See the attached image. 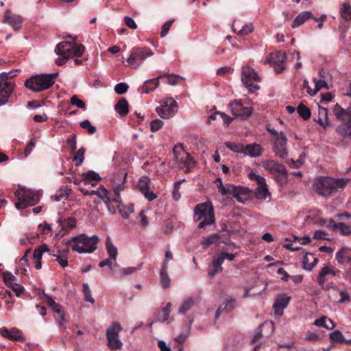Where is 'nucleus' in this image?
I'll return each mask as SVG.
<instances>
[{
  "instance_id": "nucleus-62",
  "label": "nucleus",
  "mask_w": 351,
  "mask_h": 351,
  "mask_svg": "<svg viewBox=\"0 0 351 351\" xmlns=\"http://www.w3.org/2000/svg\"><path fill=\"white\" fill-rule=\"evenodd\" d=\"M173 21H174V20H169L162 25V26L161 27V32H160V36L162 38H163L167 35L169 30L170 27H171V25Z\"/></svg>"
},
{
  "instance_id": "nucleus-55",
  "label": "nucleus",
  "mask_w": 351,
  "mask_h": 351,
  "mask_svg": "<svg viewBox=\"0 0 351 351\" xmlns=\"http://www.w3.org/2000/svg\"><path fill=\"white\" fill-rule=\"evenodd\" d=\"M7 287L12 289V290L15 293V295L18 297L24 291V287L20 284L16 282L15 281L8 284Z\"/></svg>"
},
{
  "instance_id": "nucleus-25",
  "label": "nucleus",
  "mask_w": 351,
  "mask_h": 351,
  "mask_svg": "<svg viewBox=\"0 0 351 351\" xmlns=\"http://www.w3.org/2000/svg\"><path fill=\"white\" fill-rule=\"evenodd\" d=\"M217 181L219 182V184H217V187L219 189V191L221 193V195H232V193L234 194V196L237 198V201L239 202H243V200L241 199V197L239 194L235 193L234 191V186H232V184H227L226 186H223L222 183V180L221 178H217Z\"/></svg>"
},
{
  "instance_id": "nucleus-60",
  "label": "nucleus",
  "mask_w": 351,
  "mask_h": 351,
  "mask_svg": "<svg viewBox=\"0 0 351 351\" xmlns=\"http://www.w3.org/2000/svg\"><path fill=\"white\" fill-rule=\"evenodd\" d=\"M70 103L72 105L76 106L81 109H83V110L86 109L85 103L82 100L78 99L77 96H76V95H73L71 97Z\"/></svg>"
},
{
  "instance_id": "nucleus-13",
  "label": "nucleus",
  "mask_w": 351,
  "mask_h": 351,
  "mask_svg": "<svg viewBox=\"0 0 351 351\" xmlns=\"http://www.w3.org/2000/svg\"><path fill=\"white\" fill-rule=\"evenodd\" d=\"M287 142V138L283 132H280L274 140L273 150L280 158L283 159L288 155Z\"/></svg>"
},
{
  "instance_id": "nucleus-1",
  "label": "nucleus",
  "mask_w": 351,
  "mask_h": 351,
  "mask_svg": "<svg viewBox=\"0 0 351 351\" xmlns=\"http://www.w3.org/2000/svg\"><path fill=\"white\" fill-rule=\"evenodd\" d=\"M85 47L82 44L75 42L63 41L56 45L55 52L59 57L56 59V64L63 65L69 59L80 57L84 52Z\"/></svg>"
},
{
  "instance_id": "nucleus-5",
  "label": "nucleus",
  "mask_w": 351,
  "mask_h": 351,
  "mask_svg": "<svg viewBox=\"0 0 351 351\" xmlns=\"http://www.w3.org/2000/svg\"><path fill=\"white\" fill-rule=\"evenodd\" d=\"M13 71L0 73V106L8 103V99L14 90V84L9 81V78L13 76L11 75Z\"/></svg>"
},
{
  "instance_id": "nucleus-53",
  "label": "nucleus",
  "mask_w": 351,
  "mask_h": 351,
  "mask_svg": "<svg viewBox=\"0 0 351 351\" xmlns=\"http://www.w3.org/2000/svg\"><path fill=\"white\" fill-rule=\"evenodd\" d=\"M225 145L231 151H233L237 153H241V154L243 153V144H238V143H232V142H226L225 143Z\"/></svg>"
},
{
  "instance_id": "nucleus-48",
  "label": "nucleus",
  "mask_w": 351,
  "mask_h": 351,
  "mask_svg": "<svg viewBox=\"0 0 351 351\" xmlns=\"http://www.w3.org/2000/svg\"><path fill=\"white\" fill-rule=\"evenodd\" d=\"M341 16L346 20H351V5L348 2H344L342 5V8L340 12Z\"/></svg>"
},
{
  "instance_id": "nucleus-64",
  "label": "nucleus",
  "mask_w": 351,
  "mask_h": 351,
  "mask_svg": "<svg viewBox=\"0 0 351 351\" xmlns=\"http://www.w3.org/2000/svg\"><path fill=\"white\" fill-rule=\"evenodd\" d=\"M3 278L6 286L15 281L16 277L10 271H5L3 273Z\"/></svg>"
},
{
  "instance_id": "nucleus-51",
  "label": "nucleus",
  "mask_w": 351,
  "mask_h": 351,
  "mask_svg": "<svg viewBox=\"0 0 351 351\" xmlns=\"http://www.w3.org/2000/svg\"><path fill=\"white\" fill-rule=\"evenodd\" d=\"M47 251H48V247L45 244L41 245L36 248L33 254L34 261L41 260L43 253Z\"/></svg>"
},
{
  "instance_id": "nucleus-4",
  "label": "nucleus",
  "mask_w": 351,
  "mask_h": 351,
  "mask_svg": "<svg viewBox=\"0 0 351 351\" xmlns=\"http://www.w3.org/2000/svg\"><path fill=\"white\" fill-rule=\"evenodd\" d=\"M41 195L40 191L22 188L15 192V196L18 199V202L15 203V207L18 210H21L34 206L39 202Z\"/></svg>"
},
{
  "instance_id": "nucleus-10",
  "label": "nucleus",
  "mask_w": 351,
  "mask_h": 351,
  "mask_svg": "<svg viewBox=\"0 0 351 351\" xmlns=\"http://www.w3.org/2000/svg\"><path fill=\"white\" fill-rule=\"evenodd\" d=\"M156 111L162 119H168L177 113L178 104L172 97L165 98L156 108Z\"/></svg>"
},
{
  "instance_id": "nucleus-22",
  "label": "nucleus",
  "mask_w": 351,
  "mask_h": 351,
  "mask_svg": "<svg viewBox=\"0 0 351 351\" xmlns=\"http://www.w3.org/2000/svg\"><path fill=\"white\" fill-rule=\"evenodd\" d=\"M313 120L324 130H326L328 126L332 125L328 119V110L324 107L319 106L317 119L314 118Z\"/></svg>"
},
{
  "instance_id": "nucleus-35",
  "label": "nucleus",
  "mask_w": 351,
  "mask_h": 351,
  "mask_svg": "<svg viewBox=\"0 0 351 351\" xmlns=\"http://www.w3.org/2000/svg\"><path fill=\"white\" fill-rule=\"evenodd\" d=\"M97 195L109 207L110 199L108 196V191L104 186H100L97 190L90 191V195Z\"/></svg>"
},
{
  "instance_id": "nucleus-32",
  "label": "nucleus",
  "mask_w": 351,
  "mask_h": 351,
  "mask_svg": "<svg viewBox=\"0 0 351 351\" xmlns=\"http://www.w3.org/2000/svg\"><path fill=\"white\" fill-rule=\"evenodd\" d=\"M333 113L339 121H345L351 119V112L341 108L338 104H336L333 108Z\"/></svg>"
},
{
  "instance_id": "nucleus-34",
  "label": "nucleus",
  "mask_w": 351,
  "mask_h": 351,
  "mask_svg": "<svg viewBox=\"0 0 351 351\" xmlns=\"http://www.w3.org/2000/svg\"><path fill=\"white\" fill-rule=\"evenodd\" d=\"M161 76H159L158 77L146 80L143 85L141 86V90L143 93L147 94L151 91H153L155 90L159 85V78H160Z\"/></svg>"
},
{
  "instance_id": "nucleus-38",
  "label": "nucleus",
  "mask_w": 351,
  "mask_h": 351,
  "mask_svg": "<svg viewBox=\"0 0 351 351\" xmlns=\"http://www.w3.org/2000/svg\"><path fill=\"white\" fill-rule=\"evenodd\" d=\"M114 110L121 117H125L129 112V105L125 98H121L114 106Z\"/></svg>"
},
{
  "instance_id": "nucleus-17",
  "label": "nucleus",
  "mask_w": 351,
  "mask_h": 351,
  "mask_svg": "<svg viewBox=\"0 0 351 351\" xmlns=\"http://www.w3.org/2000/svg\"><path fill=\"white\" fill-rule=\"evenodd\" d=\"M23 18L19 14H12L10 10L5 12L3 23L10 25L14 30H19L22 27Z\"/></svg>"
},
{
  "instance_id": "nucleus-28",
  "label": "nucleus",
  "mask_w": 351,
  "mask_h": 351,
  "mask_svg": "<svg viewBox=\"0 0 351 351\" xmlns=\"http://www.w3.org/2000/svg\"><path fill=\"white\" fill-rule=\"evenodd\" d=\"M327 227L332 228V230L339 232L341 234L348 235L351 233V228L344 223H336L334 220L330 219Z\"/></svg>"
},
{
  "instance_id": "nucleus-20",
  "label": "nucleus",
  "mask_w": 351,
  "mask_h": 351,
  "mask_svg": "<svg viewBox=\"0 0 351 351\" xmlns=\"http://www.w3.org/2000/svg\"><path fill=\"white\" fill-rule=\"evenodd\" d=\"M127 173L120 171L110 178V182L114 193L121 192L125 187Z\"/></svg>"
},
{
  "instance_id": "nucleus-27",
  "label": "nucleus",
  "mask_w": 351,
  "mask_h": 351,
  "mask_svg": "<svg viewBox=\"0 0 351 351\" xmlns=\"http://www.w3.org/2000/svg\"><path fill=\"white\" fill-rule=\"evenodd\" d=\"M223 263V259L222 257L215 256L208 271V276L213 278L217 274L220 273L223 269L221 267Z\"/></svg>"
},
{
  "instance_id": "nucleus-42",
  "label": "nucleus",
  "mask_w": 351,
  "mask_h": 351,
  "mask_svg": "<svg viewBox=\"0 0 351 351\" xmlns=\"http://www.w3.org/2000/svg\"><path fill=\"white\" fill-rule=\"evenodd\" d=\"M160 282L163 289H167L170 286L171 278L168 274V268L161 267L160 271Z\"/></svg>"
},
{
  "instance_id": "nucleus-39",
  "label": "nucleus",
  "mask_w": 351,
  "mask_h": 351,
  "mask_svg": "<svg viewBox=\"0 0 351 351\" xmlns=\"http://www.w3.org/2000/svg\"><path fill=\"white\" fill-rule=\"evenodd\" d=\"M221 236L216 233L210 235L209 237L205 238L202 242V245L203 248H208L211 244L219 245L221 243Z\"/></svg>"
},
{
  "instance_id": "nucleus-58",
  "label": "nucleus",
  "mask_w": 351,
  "mask_h": 351,
  "mask_svg": "<svg viewBox=\"0 0 351 351\" xmlns=\"http://www.w3.org/2000/svg\"><path fill=\"white\" fill-rule=\"evenodd\" d=\"M128 85L124 82H120L115 85L114 91L119 95L125 93L128 90Z\"/></svg>"
},
{
  "instance_id": "nucleus-36",
  "label": "nucleus",
  "mask_w": 351,
  "mask_h": 351,
  "mask_svg": "<svg viewBox=\"0 0 351 351\" xmlns=\"http://www.w3.org/2000/svg\"><path fill=\"white\" fill-rule=\"evenodd\" d=\"M337 133L345 139L351 137V122H346L336 128Z\"/></svg>"
},
{
  "instance_id": "nucleus-37",
  "label": "nucleus",
  "mask_w": 351,
  "mask_h": 351,
  "mask_svg": "<svg viewBox=\"0 0 351 351\" xmlns=\"http://www.w3.org/2000/svg\"><path fill=\"white\" fill-rule=\"evenodd\" d=\"M255 197L259 199L266 200L267 198L270 199L271 195L266 183L257 186L255 190Z\"/></svg>"
},
{
  "instance_id": "nucleus-16",
  "label": "nucleus",
  "mask_w": 351,
  "mask_h": 351,
  "mask_svg": "<svg viewBox=\"0 0 351 351\" xmlns=\"http://www.w3.org/2000/svg\"><path fill=\"white\" fill-rule=\"evenodd\" d=\"M290 300L291 297L287 296L286 294L278 295L273 304L274 315L277 317L282 316L284 309L287 308Z\"/></svg>"
},
{
  "instance_id": "nucleus-12",
  "label": "nucleus",
  "mask_w": 351,
  "mask_h": 351,
  "mask_svg": "<svg viewBox=\"0 0 351 351\" xmlns=\"http://www.w3.org/2000/svg\"><path fill=\"white\" fill-rule=\"evenodd\" d=\"M173 160L180 165H182L184 167H186V169L185 172L189 171V167L192 166L195 164L194 158L190 156L189 153L185 152L181 144H178L174 146L173 149Z\"/></svg>"
},
{
  "instance_id": "nucleus-24",
  "label": "nucleus",
  "mask_w": 351,
  "mask_h": 351,
  "mask_svg": "<svg viewBox=\"0 0 351 351\" xmlns=\"http://www.w3.org/2000/svg\"><path fill=\"white\" fill-rule=\"evenodd\" d=\"M336 259L341 265H347L351 263V249L342 247L336 253Z\"/></svg>"
},
{
  "instance_id": "nucleus-3",
  "label": "nucleus",
  "mask_w": 351,
  "mask_h": 351,
  "mask_svg": "<svg viewBox=\"0 0 351 351\" xmlns=\"http://www.w3.org/2000/svg\"><path fill=\"white\" fill-rule=\"evenodd\" d=\"M194 218L195 221H200L198 224L199 228H204L214 223L215 219L211 202L197 204L194 209Z\"/></svg>"
},
{
  "instance_id": "nucleus-50",
  "label": "nucleus",
  "mask_w": 351,
  "mask_h": 351,
  "mask_svg": "<svg viewBox=\"0 0 351 351\" xmlns=\"http://www.w3.org/2000/svg\"><path fill=\"white\" fill-rule=\"evenodd\" d=\"M185 179H182L176 181L174 183L173 190L172 191V197L175 201H178L181 198V193L180 192L181 184Z\"/></svg>"
},
{
  "instance_id": "nucleus-26",
  "label": "nucleus",
  "mask_w": 351,
  "mask_h": 351,
  "mask_svg": "<svg viewBox=\"0 0 351 351\" xmlns=\"http://www.w3.org/2000/svg\"><path fill=\"white\" fill-rule=\"evenodd\" d=\"M337 271L334 269V267L331 265L324 266L319 272L317 277V282L319 285L323 286L326 280V276L327 275L336 276Z\"/></svg>"
},
{
  "instance_id": "nucleus-19",
  "label": "nucleus",
  "mask_w": 351,
  "mask_h": 351,
  "mask_svg": "<svg viewBox=\"0 0 351 351\" xmlns=\"http://www.w3.org/2000/svg\"><path fill=\"white\" fill-rule=\"evenodd\" d=\"M58 223L60 226V230L56 235L60 238L66 235L76 226V219L73 217H69L65 219H59Z\"/></svg>"
},
{
  "instance_id": "nucleus-18",
  "label": "nucleus",
  "mask_w": 351,
  "mask_h": 351,
  "mask_svg": "<svg viewBox=\"0 0 351 351\" xmlns=\"http://www.w3.org/2000/svg\"><path fill=\"white\" fill-rule=\"evenodd\" d=\"M0 334L2 337L11 341H19L24 342L26 339L21 330L16 327L8 329L5 327L0 328Z\"/></svg>"
},
{
  "instance_id": "nucleus-30",
  "label": "nucleus",
  "mask_w": 351,
  "mask_h": 351,
  "mask_svg": "<svg viewBox=\"0 0 351 351\" xmlns=\"http://www.w3.org/2000/svg\"><path fill=\"white\" fill-rule=\"evenodd\" d=\"M287 58L286 54L282 51H276L271 53L266 59V62L271 64H278V63H285Z\"/></svg>"
},
{
  "instance_id": "nucleus-9",
  "label": "nucleus",
  "mask_w": 351,
  "mask_h": 351,
  "mask_svg": "<svg viewBox=\"0 0 351 351\" xmlns=\"http://www.w3.org/2000/svg\"><path fill=\"white\" fill-rule=\"evenodd\" d=\"M241 81L243 85L249 89L250 93H254L260 88L256 83L259 77L255 71L250 66H243L241 73Z\"/></svg>"
},
{
  "instance_id": "nucleus-29",
  "label": "nucleus",
  "mask_w": 351,
  "mask_h": 351,
  "mask_svg": "<svg viewBox=\"0 0 351 351\" xmlns=\"http://www.w3.org/2000/svg\"><path fill=\"white\" fill-rule=\"evenodd\" d=\"M138 190L144 195L149 201H152L156 198V195L149 189V185L147 181L140 180L137 184Z\"/></svg>"
},
{
  "instance_id": "nucleus-56",
  "label": "nucleus",
  "mask_w": 351,
  "mask_h": 351,
  "mask_svg": "<svg viewBox=\"0 0 351 351\" xmlns=\"http://www.w3.org/2000/svg\"><path fill=\"white\" fill-rule=\"evenodd\" d=\"M80 126L82 128L86 129L89 134H93L96 132L95 127L92 125L88 120H84L80 122Z\"/></svg>"
},
{
  "instance_id": "nucleus-63",
  "label": "nucleus",
  "mask_w": 351,
  "mask_h": 351,
  "mask_svg": "<svg viewBox=\"0 0 351 351\" xmlns=\"http://www.w3.org/2000/svg\"><path fill=\"white\" fill-rule=\"evenodd\" d=\"M67 143L71 147V152H75L77 149V141H76V136L74 134L69 135L67 140Z\"/></svg>"
},
{
  "instance_id": "nucleus-15",
  "label": "nucleus",
  "mask_w": 351,
  "mask_h": 351,
  "mask_svg": "<svg viewBox=\"0 0 351 351\" xmlns=\"http://www.w3.org/2000/svg\"><path fill=\"white\" fill-rule=\"evenodd\" d=\"M230 107L232 114L236 117H248L252 112V107H245L239 100H234L230 104Z\"/></svg>"
},
{
  "instance_id": "nucleus-44",
  "label": "nucleus",
  "mask_w": 351,
  "mask_h": 351,
  "mask_svg": "<svg viewBox=\"0 0 351 351\" xmlns=\"http://www.w3.org/2000/svg\"><path fill=\"white\" fill-rule=\"evenodd\" d=\"M232 30L238 35L239 36H245L248 35L249 34L252 33L254 30V26L252 23H248L245 24L241 29L237 30V29L234 27V25H232Z\"/></svg>"
},
{
  "instance_id": "nucleus-14",
  "label": "nucleus",
  "mask_w": 351,
  "mask_h": 351,
  "mask_svg": "<svg viewBox=\"0 0 351 351\" xmlns=\"http://www.w3.org/2000/svg\"><path fill=\"white\" fill-rule=\"evenodd\" d=\"M262 167L273 175L286 176L285 167L274 160H267L262 162Z\"/></svg>"
},
{
  "instance_id": "nucleus-46",
  "label": "nucleus",
  "mask_w": 351,
  "mask_h": 351,
  "mask_svg": "<svg viewBox=\"0 0 351 351\" xmlns=\"http://www.w3.org/2000/svg\"><path fill=\"white\" fill-rule=\"evenodd\" d=\"M297 112L298 114L304 119L308 120L311 115V112L309 108L303 104H300L297 107Z\"/></svg>"
},
{
  "instance_id": "nucleus-2",
  "label": "nucleus",
  "mask_w": 351,
  "mask_h": 351,
  "mask_svg": "<svg viewBox=\"0 0 351 351\" xmlns=\"http://www.w3.org/2000/svg\"><path fill=\"white\" fill-rule=\"evenodd\" d=\"M99 241L97 236L88 237L85 234L72 238L66 242V245L71 246L73 251L80 254L92 253L97 247Z\"/></svg>"
},
{
  "instance_id": "nucleus-45",
  "label": "nucleus",
  "mask_w": 351,
  "mask_h": 351,
  "mask_svg": "<svg viewBox=\"0 0 351 351\" xmlns=\"http://www.w3.org/2000/svg\"><path fill=\"white\" fill-rule=\"evenodd\" d=\"M82 176L85 183H90L91 181L97 182L101 179L99 173L94 171H88Z\"/></svg>"
},
{
  "instance_id": "nucleus-7",
  "label": "nucleus",
  "mask_w": 351,
  "mask_h": 351,
  "mask_svg": "<svg viewBox=\"0 0 351 351\" xmlns=\"http://www.w3.org/2000/svg\"><path fill=\"white\" fill-rule=\"evenodd\" d=\"M152 55V51L147 47H134L131 50L130 55L126 62L132 69H137L147 57Z\"/></svg>"
},
{
  "instance_id": "nucleus-49",
  "label": "nucleus",
  "mask_w": 351,
  "mask_h": 351,
  "mask_svg": "<svg viewBox=\"0 0 351 351\" xmlns=\"http://www.w3.org/2000/svg\"><path fill=\"white\" fill-rule=\"evenodd\" d=\"M85 149L80 148L74 154L73 160L75 162V166H80L84 160Z\"/></svg>"
},
{
  "instance_id": "nucleus-43",
  "label": "nucleus",
  "mask_w": 351,
  "mask_h": 351,
  "mask_svg": "<svg viewBox=\"0 0 351 351\" xmlns=\"http://www.w3.org/2000/svg\"><path fill=\"white\" fill-rule=\"evenodd\" d=\"M106 247L109 257L116 261L118 251L117 247L112 243L111 239L108 237L106 241Z\"/></svg>"
},
{
  "instance_id": "nucleus-59",
  "label": "nucleus",
  "mask_w": 351,
  "mask_h": 351,
  "mask_svg": "<svg viewBox=\"0 0 351 351\" xmlns=\"http://www.w3.org/2000/svg\"><path fill=\"white\" fill-rule=\"evenodd\" d=\"M163 121L160 119H155L150 123V129L152 132H156L163 126Z\"/></svg>"
},
{
  "instance_id": "nucleus-33",
  "label": "nucleus",
  "mask_w": 351,
  "mask_h": 351,
  "mask_svg": "<svg viewBox=\"0 0 351 351\" xmlns=\"http://www.w3.org/2000/svg\"><path fill=\"white\" fill-rule=\"evenodd\" d=\"M313 17V15L311 12H309V11L302 12L295 18L291 27L293 28H296V27L300 26L301 25H302L303 23H304V22L306 20L311 19Z\"/></svg>"
},
{
  "instance_id": "nucleus-57",
  "label": "nucleus",
  "mask_w": 351,
  "mask_h": 351,
  "mask_svg": "<svg viewBox=\"0 0 351 351\" xmlns=\"http://www.w3.org/2000/svg\"><path fill=\"white\" fill-rule=\"evenodd\" d=\"M333 185L335 186V193H336L339 189L343 188L349 182L348 179L345 178H339V179H333Z\"/></svg>"
},
{
  "instance_id": "nucleus-47",
  "label": "nucleus",
  "mask_w": 351,
  "mask_h": 351,
  "mask_svg": "<svg viewBox=\"0 0 351 351\" xmlns=\"http://www.w3.org/2000/svg\"><path fill=\"white\" fill-rule=\"evenodd\" d=\"M313 82L315 83V88L313 90H308V93L311 96L315 95L322 88H327L328 86L327 82L324 80L314 78Z\"/></svg>"
},
{
  "instance_id": "nucleus-23",
  "label": "nucleus",
  "mask_w": 351,
  "mask_h": 351,
  "mask_svg": "<svg viewBox=\"0 0 351 351\" xmlns=\"http://www.w3.org/2000/svg\"><path fill=\"white\" fill-rule=\"evenodd\" d=\"M263 149L259 144L252 143L243 145V153L246 156H249L252 158H257L262 155Z\"/></svg>"
},
{
  "instance_id": "nucleus-6",
  "label": "nucleus",
  "mask_w": 351,
  "mask_h": 351,
  "mask_svg": "<svg viewBox=\"0 0 351 351\" xmlns=\"http://www.w3.org/2000/svg\"><path fill=\"white\" fill-rule=\"evenodd\" d=\"M123 328L118 322H113L106 330V338L108 340L107 346L112 351L121 350L123 343L119 338V332Z\"/></svg>"
},
{
  "instance_id": "nucleus-40",
  "label": "nucleus",
  "mask_w": 351,
  "mask_h": 351,
  "mask_svg": "<svg viewBox=\"0 0 351 351\" xmlns=\"http://www.w3.org/2000/svg\"><path fill=\"white\" fill-rule=\"evenodd\" d=\"M171 303L168 302L156 315V322H165L169 319L171 313Z\"/></svg>"
},
{
  "instance_id": "nucleus-52",
  "label": "nucleus",
  "mask_w": 351,
  "mask_h": 351,
  "mask_svg": "<svg viewBox=\"0 0 351 351\" xmlns=\"http://www.w3.org/2000/svg\"><path fill=\"white\" fill-rule=\"evenodd\" d=\"M83 293L84 295V300L86 302H89L91 304H93L95 302V300L92 297V293L91 291L88 287V285L87 283L83 284Z\"/></svg>"
},
{
  "instance_id": "nucleus-41",
  "label": "nucleus",
  "mask_w": 351,
  "mask_h": 351,
  "mask_svg": "<svg viewBox=\"0 0 351 351\" xmlns=\"http://www.w3.org/2000/svg\"><path fill=\"white\" fill-rule=\"evenodd\" d=\"M314 324L318 327H324L327 329H332L335 327L334 323L326 316H322L314 322Z\"/></svg>"
},
{
  "instance_id": "nucleus-8",
  "label": "nucleus",
  "mask_w": 351,
  "mask_h": 351,
  "mask_svg": "<svg viewBox=\"0 0 351 351\" xmlns=\"http://www.w3.org/2000/svg\"><path fill=\"white\" fill-rule=\"evenodd\" d=\"M333 178L319 177L315 180L313 187L314 191L320 196L328 197L335 193Z\"/></svg>"
},
{
  "instance_id": "nucleus-54",
  "label": "nucleus",
  "mask_w": 351,
  "mask_h": 351,
  "mask_svg": "<svg viewBox=\"0 0 351 351\" xmlns=\"http://www.w3.org/2000/svg\"><path fill=\"white\" fill-rule=\"evenodd\" d=\"M330 339L332 341L338 343H342L345 341L342 332L338 330H336L330 334Z\"/></svg>"
},
{
  "instance_id": "nucleus-11",
  "label": "nucleus",
  "mask_w": 351,
  "mask_h": 351,
  "mask_svg": "<svg viewBox=\"0 0 351 351\" xmlns=\"http://www.w3.org/2000/svg\"><path fill=\"white\" fill-rule=\"evenodd\" d=\"M25 86L34 92H41L50 88L51 82L49 79H46L44 74H40L26 80Z\"/></svg>"
},
{
  "instance_id": "nucleus-21",
  "label": "nucleus",
  "mask_w": 351,
  "mask_h": 351,
  "mask_svg": "<svg viewBox=\"0 0 351 351\" xmlns=\"http://www.w3.org/2000/svg\"><path fill=\"white\" fill-rule=\"evenodd\" d=\"M235 307L236 300L231 297L227 298L217 308L215 313V319H217L222 313L228 314L232 312Z\"/></svg>"
},
{
  "instance_id": "nucleus-31",
  "label": "nucleus",
  "mask_w": 351,
  "mask_h": 351,
  "mask_svg": "<svg viewBox=\"0 0 351 351\" xmlns=\"http://www.w3.org/2000/svg\"><path fill=\"white\" fill-rule=\"evenodd\" d=\"M195 303V298L193 296H189L185 298L178 308V314L186 315L188 311L192 309Z\"/></svg>"
},
{
  "instance_id": "nucleus-61",
  "label": "nucleus",
  "mask_w": 351,
  "mask_h": 351,
  "mask_svg": "<svg viewBox=\"0 0 351 351\" xmlns=\"http://www.w3.org/2000/svg\"><path fill=\"white\" fill-rule=\"evenodd\" d=\"M249 178L252 180L256 181L258 185L265 184L266 183V180L264 177L261 176L252 171L249 173Z\"/></svg>"
}]
</instances>
